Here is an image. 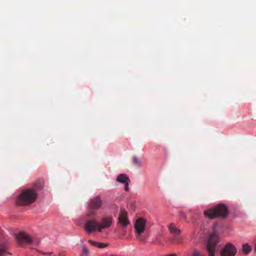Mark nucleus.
Segmentation results:
<instances>
[{
	"mask_svg": "<svg viewBox=\"0 0 256 256\" xmlns=\"http://www.w3.org/2000/svg\"><path fill=\"white\" fill-rule=\"evenodd\" d=\"M18 242L20 245L26 244L34 245H38L40 240L32 238L30 236L24 232H20L16 236Z\"/></svg>",
	"mask_w": 256,
	"mask_h": 256,
	"instance_id": "39448f33",
	"label": "nucleus"
},
{
	"mask_svg": "<svg viewBox=\"0 0 256 256\" xmlns=\"http://www.w3.org/2000/svg\"><path fill=\"white\" fill-rule=\"evenodd\" d=\"M38 198V193L32 188L24 190L19 195L16 203L20 205H29L36 201Z\"/></svg>",
	"mask_w": 256,
	"mask_h": 256,
	"instance_id": "f03ea898",
	"label": "nucleus"
},
{
	"mask_svg": "<svg viewBox=\"0 0 256 256\" xmlns=\"http://www.w3.org/2000/svg\"><path fill=\"white\" fill-rule=\"evenodd\" d=\"M102 204V202L100 196H96L92 199L90 202L88 206L90 209L97 210L99 208Z\"/></svg>",
	"mask_w": 256,
	"mask_h": 256,
	"instance_id": "1a4fd4ad",
	"label": "nucleus"
},
{
	"mask_svg": "<svg viewBox=\"0 0 256 256\" xmlns=\"http://www.w3.org/2000/svg\"><path fill=\"white\" fill-rule=\"evenodd\" d=\"M99 222L94 218H87L85 220L84 229L88 234L94 232H98Z\"/></svg>",
	"mask_w": 256,
	"mask_h": 256,
	"instance_id": "423d86ee",
	"label": "nucleus"
},
{
	"mask_svg": "<svg viewBox=\"0 0 256 256\" xmlns=\"http://www.w3.org/2000/svg\"><path fill=\"white\" fill-rule=\"evenodd\" d=\"M251 248L248 244H246L242 246V250L246 254H248L251 251Z\"/></svg>",
	"mask_w": 256,
	"mask_h": 256,
	"instance_id": "6ab92c4d",
	"label": "nucleus"
},
{
	"mask_svg": "<svg viewBox=\"0 0 256 256\" xmlns=\"http://www.w3.org/2000/svg\"><path fill=\"white\" fill-rule=\"evenodd\" d=\"M118 221L120 224L124 228L129 224V221L127 218V212L125 210H121L118 217Z\"/></svg>",
	"mask_w": 256,
	"mask_h": 256,
	"instance_id": "9d476101",
	"label": "nucleus"
},
{
	"mask_svg": "<svg viewBox=\"0 0 256 256\" xmlns=\"http://www.w3.org/2000/svg\"><path fill=\"white\" fill-rule=\"evenodd\" d=\"M183 216L186 218L185 214H184Z\"/></svg>",
	"mask_w": 256,
	"mask_h": 256,
	"instance_id": "a878e982",
	"label": "nucleus"
},
{
	"mask_svg": "<svg viewBox=\"0 0 256 256\" xmlns=\"http://www.w3.org/2000/svg\"><path fill=\"white\" fill-rule=\"evenodd\" d=\"M88 242L92 244V246L98 247L100 248H104L108 246V244L104 243H102L99 242H96L92 240H88Z\"/></svg>",
	"mask_w": 256,
	"mask_h": 256,
	"instance_id": "4468645a",
	"label": "nucleus"
},
{
	"mask_svg": "<svg viewBox=\"0 0 256 256\" xmlns=\"http://www.w3.org/2000/svg\"><path fill=\"white\" fill-rule=\"evenodd\" d=\"M162 237V234H158L152 240V242L154 244H162V242L160 240V238Z\"/></svg>",
	"mask_w": 256,
	"mask_h": 256,
	"instance_id": "dca6fc26",
	"label": "nucleus"
},
{
	"mask_svg": "<svg viewBox=\"0 0 256 256\" xmlns=\"http://www.w3.org/2000/svg\"><path fill=\"white\" fill-rule=\"evenodd\" d=\"M113 222V219L110 216H104L100 222H99V226L98 232H102L103 229L108 228L112 226Z\"/></svg>",
	"mask_w": 256,
	"mask_h": 256,
	"instance_id": "6e6552de",
	"label": "nucleus"
},
{
	"mask_svg": "<svg viewBox=\"0 0 256 256\" xmlns=\"http://www.w3.org/2000/svg\"><path fill=\"white\" fill-rule=\"evenodd\" d=\"M82 256H88L89 255V250L85 246H82Z\"/></svg>",
	"mask_w": 256,
	"mask_h": 256,
	"instance_id": "aec40b11",
	"label": "nucleus"
},
{
	"mask_svg": "<svg viewBox=\"0 0 256 256\" xmlns=\"http://www.w3.org/2000/svg\"><path fill=\"white\" fill-rule=\"evenodd\" d=\"M4 253H5V250L0 249V256H2Z\"/></svg>",
	"mask_w": 256,
	"mask_h": 256,
	"instance_id": "5701e85b",
	"label": "nucleus"
},
{
	"mask_svg": "<svg viewBox=\"0 0 256 256\" xmlns=\"http://www.w3.org/2000/svg\"><path fill=\"white\" fill-rule=\"evenodd\" d=\"M44 186V183L42 182H36L34 184L33 188H31L34 189L36 192L38 191L41 190Z\"/></svg>",
	"mask_w": 256,
	"mask_h": 256,
	"instance_id": "f3484780",
	"label": "nucleus"
},
{
	"mask_svg": "<svg viewBox=\"0 0 256 256\" xmlns=\"http://www.w3.org/2000/svg\"><path fill=\"white\" fill-rule=\"evenodd\" d=\"M193 256H202L201 254L198 251L193 250Z\"/></svg>",
	"mask_w": 256,
	"mask_h": 256,
	"instance_id": "412c9836",
	"label": "nucleus"
},
{
	"mask_svg": "<svg viewBox=\"0 0 256 256\" xmlns=\"http://www.w3.org/2000/svg\"><path fill=\"white\" fill-rule=\"evenodd\" d=\"M96 214V212L93 210L90 209L86 214V219L94 218V216Z\"/></svg>",
	"mask_w": 256,
	"mask_h": 256,
	"instance_id": "a211bd4d",
	"label": "nucleus"
},
{
	"mask_svg": "<svg viewBox=\"0 0 256 256\" xmlns=\"http://www.w3.org/2000/svg\"><path fill=\"white\" fill-rule=\"evenodd\" d=\"M169 241L173 244H180L182 242L183 239L180 234H176L171 235Z\"/></svg>",
	"mask_w": 256,
	"mask_h": 256,
	"instance_id": "9b49d317",
	"label": "nucleus"
},
{
	"mask_svg": "<svg viewBox=\"0 0 256 256\" xmlns=\"http://www.w3.org/2000/svg\"><path fill=\"white\" fill-rule=\"evenodd\" d=\"M132 162L135 166L140 168L142 166V162L141 159L138 158L136 156H134L132 158Z\"/></svg>",
	"mask_w": 256,
	"mask_h": 256,
	"instance_id": "2eb2a0df",
	"label": "nucleus"
},
{
	"mask_svg": "<svg viewBox=\"0 0 256 256\" xmlns=\"http://www.w3.org/2000/svg\"><path fill=\"white\" fill-rule=\"evenodd\" d=\"M204 215L210 219L216 217L224 218L228 214V208L222 204H219L215 207L205 210Z\"/></svg>",
	"mask_w": 256,
	"mask_h": 256,
	"instance_id": "7ed1b4c3",
	"label": "nucleus"
},
{
	"mask_svg": "<svg viewBox=\"0 0 256 256\" xmlns=\"http://www.w3.org/2000/svg\"><path fill=\"white\" fill-rule=\"evenodd\" d=\"M116 180L117 182L122 184H124L127 181H130L128 178L125 174H119Z\"/></svg>",
	"mask_w": 256,
	"mask_h": 256,
	"instance_id": "ddd939ff",
	"label": "nucleus"
},
{
	"mask_svg": "<svg viewBox=\"0 0 256 256\" xmlns=\"http://www.w3.org/2000/svg\"><path fill=\"white\" fill-rule=\"evenodd\" d=\"M184 256H188V254H184Z\"/></svg>",
	"mask_w": 256,
	"mask_h": 256,
	"instance_id": "393cba45",
	"label": "nucleus"
},
{
	"mask_svg": "<svg viewBox=\"0 0 256 256\" xmlns=\"http://www.w3.org/2000/svg\"><path fill=\"white\" fill-rule=\"evenodd\" d=\"M254 250H255V251H256V244H255V246H254Z\"/></svg>",
	"mask_w": 256,
	"mask_h": 256,
	"instance_id": "b1692460",
	"label": "nucleus"
},
{
	"mask_svg": "<svg viewBox=\"0 0 256 256\" xmlns=\"http://www.w3.org/2000/svg\"><path fill=\"white\" fill-rule=\"evenodd\" d=\"M128 182L129 181H127L126 182L124 183V188L125 190L128 191Z\"/></svg>",
	"mask_w": 256,
	"mask_h": 256,
	"instance_id": "4be33fe9",
	"label": "nucleus"
},
{
	"mask_svg": "<svg viewBox=\"0 0 256 256\" xmlns=\"http://www.w3.org/2000/svg\"><path fill=\"white\" fill-rule=\"evenodd\" d=\"M236 249L231 243H228L222 250L220 256H234Z\"/></svg>",
	"mask_w": 256,
	"mask_h": 256,
	"instance_id": "0eeeda50",
	"label": "nucleus"
},
{
	"mask_svg": "<svg viewBox=\"0 0 256 256\" xmlns=\"http://www.w3.org/2000/svg\"><path fill=\"white\" fill-rule=\"evenodd\" d=\"M168 230L171 235L176 234H180L181 230L177 228L175 224L172 223L170 224L168 226Z\"/></svg>",
	"mask_w": 256,
	"mask_h": 256,
	"instance_id": "f8f14e48",
	"label": "nucleus"
},
{
	"mask_svg": "<svg viewBox=\"0 0 256 256\" xmlns=\"http://www.w3.org/2000/svg\"><path fill=\"white\" fill-rule=\"evenodd\" d=\"M146 220L142 218H138L134 224V230L136 232V236L140 241H145L146 238L142 235L144 232L146 228Z\"/></svg>",
	"mask_w": 256,
	"mask_h": 256,
	"instance_id": "20e7f679",
	"label": "nucleus"
},
{
	"mask_svg": "<svg viewBox=\"0 0 256 256\" xmlns=\"http://www.w3.org/2000/svg\"><path fill=\"white\" fill-rule=\"evenodd\" d=\"M220 241V238L215 230L210 234L206 244V250L208 256H216Z\"/></svg>",
	"mask_w": 256,
	"mask_h": 256,
	"instance_id": "f257e3e1",
	"label": "nucleus"
}]
</instances>
